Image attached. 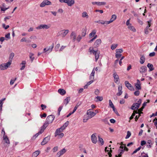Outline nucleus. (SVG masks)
Segmentation results:
<instances>
[{"instance_id": "f257e3e1", "label": "nucleus", "mask_w": 157, "mask_h": 157, "mask_svg": "<svg viewBox=\"0 0 157 157\" xmlns=\"http://www.w3.org/2000/svg\"><path fill=\"white\" fill-rule=\"evenodd\" d=\"M89 51L90 54H92L95 56V60L97 61L99 57L100 52L98 50H94L92 47L89 48Z\"/></svg>"}, {"instance_id": "f03ea898", "label": "nucleus", "mask_w": 157, "mask_h": 157, "mask_svg": "<svg viewBox=\"0 0 157 157\" xmlns=\"http://www.w3.org/2000/svg\"><path fill=\"white\" fill-rule=\"evenodd\" d=\"M63 131L60 130V129H56L55 133V136L57 137L58 139L62 138L64 136V134L62 132Z\"/></svg>"}, {"instance_id": "7ed1b4c3", "label": "nucleus", "mask_w": 157, "mask_h": 157, "mask_svg": "<svg viewBox=\"0 0 157 157\" xmlns=\"http://www.w3.org/2000/svg\"><path fill=\"white\" fill-rule=\"evenodd\" d=\"M141 103V100L140 99L136 103H134L132 105L131 109L133 110L138 109Z\"/></svg>"}, {"instance_id": "20e7f679", "label": "nucleus", "mask_w": 157, "mask_h": 157, "mask_svg": "<svg viewBox=\"0 0 157 157\" xmlns=\"http://www.w3.org/2000/svg\"><path fill=\"white\" fill-rule=\"evenodd\" d=\"M11 64V63L9 62L6 63H2L0 65V69L2 70L6 69Z\"/></svg>"}, {"instance_id": "39448f33", "label": "nucleus", "mask_w": 157, "mask_h": 157, "mask_svg": "<svg viewBox=\"0 0 157 157\" xmlns=\"http://www.w3.org/2000/svg\"><path fill=\"white\" fill-rule=\"evenodd\" d=\"M86 114L88 115V117L91 119L96 115V113L92 111L91 109H89L87 110Z\"/></svg>"}, {"instance_id": "423d86ee", "label": "nucleus", "mask_w": 157, "mask_h": 157, "mask_svg": "<svg viewBox=\"0 0 157 157\" xmlns=\"http://www.w3.org/2000/svg\"><path fill=\"white\" fill-rule=\"evenodd\" d=\"M50 25L41 24L36 27V29H48L50 28Z\"/></svg>"}, {"instance_id": "0eeeda50", "label": "nucleus", "mask_w": 157, "mask_h": 157, "mask_svg": "<svg viewBox=\"0 0 157 157\" xmlns=\"http://www.w3.org/2000/svg\"><path fill=\"white\" fill-rule=\"evenodd\" d=\"M52 4L51 2L47 0H44L40 4V6L41 7H44L46 5H50Z\"/></svg>"}, {"instance_id": "6e6552de", "label": "nucleus", "mask_w": 157, "mask_h": 157, "mask_svg": "<svg viewBox=\"0 0 157 157\" xmlns=\"http://www.w3.org/2000/svg\"><path fill=\"white\" fill-rule=\"evenodd\" d=\"M96 133H94L92 134L91 136V139L92 142L94 144H96L97 141V138L96 137Z\"/></svg>"}, {"instance_id": "1a4fd4ad", "label": "nucleus", "mask_w": 157, "mask_h": 157, "mask_svg": "<svg viewBox=\"0 0 157 157\" xmlns=\"http://www.w3.org/2000/svg\"><path fill=\"white\" fill-rule=\"evenodd\" d=\"M113 77L114 78V81L115 83H119V78L118 75L117 74L116 72H114L113 75Z\"/></svg>"}, {"instance_id": "9d476101", "label": "nucleus", "mask_w": 157, "mask_h": 157, "mask_svg": "<svg viewBox=\"0 0 157 157\" xmlns=\"http://www.w3.org/2000/svg\"><path fill=\"white\" fill-rule=\"evenodd\" d=\"M55 118V116L53 115H50L48 116L47 117L46 121L48 123H51L53 121Z\"/></svg>"}, {"instance_id": "9b49d317", "label": "nucleus", "mask_w": 157, "mask_h": 157, "mask_svg": "<svg viewBox=\"0 0 157 157\" xmlns=\"http://www.w3.org/2000/svg\"><path fill=\"white\" fill-rule=\"evenodd\" d=\"M125 84L126 86L130 90L133 91L134 90V88L131 85L130 83H129L128 81H125Z\"/></svg>"}, {"instance_id": "f8f14e48", "label": "nucleus", "mask_w": 157, "mask_h": 157, "mask_svg": "<svg viewBox=\"0 0 157 157\" xmlns=\"http://www.w3.org/2000/svg\"><path fill=\"white\" fill-rule=\"evenodd\" d=\"M68 29H64L61 31V35L63 37H64L69 33Z\"/></svg>"}, {"instance_id": "ddd939ff", "label": "nucleus", "mask_w": 157, "mask_h": 157, "mask_svg": "<svg viewBox=\"0 0 157 157\" xmlns=\"http://www.w3.org/2000/svg\"><path fill=\"white\" fill-rule=\"evenodd\" d=\"M54 47V45L53 44H52L50 46L49 48H46L44 49L43 52L44 53L49 51V52H51Z\"/></svg>"}, {"instance_id": "4468645a", "label": "nucleus", "mask_w": 157, "mask_h": 157, "mask_svg": "<svg viewBox=\"0 0 157 157\" xmlns=\"http://www.w3.org/2000/svg\"><path fill=\"white\" fill-rule=\"evenodd\" d=\"M66 152V150L65 148H63L57 153V155L58 157H60L61 156L64 154Z\"/></svg>"}, {"instance_id": "2eb2a0df", "label": "nucleus", "mask_w": 157, "mask_h": 157, "mask_svg": "<svg viewBox=\"0 0 157 157\" xmlns=\"http://www.w3.org/2000/svg\"><path fill=\"white\" fill-rule=\"evenodd\" d=\"M70 37L71 39L73 41L75 42L76 39V35L75 32L72 31L70 35Z\"/></svg>"}, {"instance_id": "dca6fc26", "label": "nucleus", "mask_w": 157, "mask_h": 157, "mask_svg": "<svg viewBox=\"0 0 157 157\" xmlns=\"http://www.w3.org/2000/svg\"><path fill=\"white\" fill-rule=\"evenodd\" d=\"M65 3L67 4L69 6H72L75 3L74 0H65Z\"/></svg>"}, {"instance_id": "f3484780", "label": "nucleus", "mask_w": 157, "mask_h": 157, "mask_svg": "<svg viewBox=\"0 0 157 157\" xmlns=\"http://www.w3.org/2000/svg\"><path fill=\"white\" fill-rule=\"evenodd\" d=\"M147 70V67L145 66H142L139 69V71L140 73H143L145 72Z\"/></svg>"}, {"instance_id": "a211bd4d", "label": "nucleus", "mask_w": 157, "mask_h": 157, "mask_svg": "<svg viewBox=\"0 0 157 157\" xmlns=\"http://www.w3.org/2000/svg\"><path fill=\"white\" fill-rule=\"evenodd\" d=\"M69 123V122L68 121H67L66 122L63 126L61 127V128H59L58 129H60V130L63 131L65 128L68 126Z\"/></svg>"}, {"instance_id": "6ab92c4d", "label": "nucleus", "mask_w": 157, "mask_h": 157, "mask_svg": "<svg viewBox=\"0 0 157 157\" xmlns=\"http://www.w3.org/2000/svg\"><path fill=\"white\" fill-rule=\"evenodd\" d=\"M49 140V138L48 137L45 138L43 141L41 142V145H44L47 144Z\"/></svg>"}, {"instance_id": "aec40b11", "label": "nucleus", "mask_w": 157, "mask_h": 157, "mask_svg": "<svg viewBox=\"0 0 157 157\" xmlns=\"http://www.w3.org/2000/svg\"><path fill=\"white\" fill-rule=\"evenodd\" d=\"M101 43V39H98L96 40L94 44V45L96 47L99 46Z\"/></svg>"}, {"instance_id": "412c9836", "label": "nucleus", "mask_w": 157, "mask_h": 157, "mask_svg": "<svg viewBox=\"0 0 157 157\" xmlns=\"http://www.w3.org/2000/svg\"><path fill=\"white\" fill-rule=\"evenodd\" d=\"M137 82L135 84V86L136 89L138 90H140L141 88L140 86V81L138 79H137Z\"/></svg>"}, {"instance_id": "4be33fe9", "label": "nucleus", "mask_w": 157, "mask_h": 157, "mask_svg": "<svg viewBox=\"0 0 157 157\" xmlns=\"http://www.w3.org/2000/svg\"><path fill=\"white\" fill-rule=\"evenodd\" d=\"M122 86H120L118 87V92L117 94V95L118 96H120L122 93Z\"/></svg>"}, {"instance_id": "5701e85b", "label": "nucleus", "mask_w": 157, "mask_h": 157, "mask_svg": "<svg viewBox=\"0 0 157 157\" xmlns=\"http://www.w3.org/2000/svg\"><path fill=\"white\" fill-rule=\"evenodd\" d=\"M95 72V68H94L90 75L89 78L90 80H94V78Z\"/></svg>"}, {"instance_id": "b1692460", "label": "nucleus", "mask_w": 157, "mask_h": 157, "mask_svg": "<svg viewBox=\"0 0 157 157\" xmlns=\"http://www.w3.org/2000/svg\"><path fill=\"white\" fill-rule=\"evenodd\" d=\"M96 30L95 29L93 30L92 32L89 34V37L90 38H91L94 37L96 34Z\"/></svg>"}, {"instance_id": "393cba45", "label": "nucleus", "mask_w": 157, "mask_h": 157, "mask_svg": "<svg viewBox=\"0 0 157 157\" xmlns=\"http://www.w3.org/2000/svg\"><path fill=\"white\" fill-rule=\"evenodd\" d=\"M3 138L6 144H10V141L7 136L3 135Z\"/></svg>"}, {"instance_id": "a878e982", "label": "nucleus", "mask_w": 157, "mask_h": 157, "mask_svg": "<svg viewBox=\"0 0 157 157\" xmlns=\"http://www.w3.org/2000/svg\"><path fill=\"white\" fill-rule=\"evenodd\" d=\"M14 54L13 52H12L10 54V55L9 60L8 62H10L11 64L12 61L13 59V58L14 56Z\"/></svg>"}, {"instance_id": "bb28decb", "label": "nucleus", "mask_w": 157, "mask_h": 157, "mask_svg": "<svg viewBox=\"0 0 157 157\" xmlns=\"http://www.w3.org/2000/svg\"><path fill=\"white\" fill-rule=\"evenodd\" d=\"M40 153V151L39 150H37L34 152L32 154L33 157H36Z\"/></svg>"}, {"instance_id": "cd10ccee", "label": "nucleus", "mask_w": 157, "mask_h": 157, "mask_svg": "<svg viewBox=\"0 0 157 157\" xmlns=\"http://www.w3.org/2000/svg\"><path fill=\"white\" fill-rule=\"evenodd\" d=\"M58 92L61 95H64L66 94V91L63 89H59L58 90Z\"/></svg>"}, {"instance_id": "c85d7f7f", "label": "nucleus", "mask_w": 157, "mask_h": 157, "mask_svg": "<svg viewBox=\"0 0 157 157\" xmlns=\"http://www.w3.org/2000/svg\"><path fill=\"white\" fill-rule=\"evenodd\" d=\"M70 100V97H67L65 98L63 101V103L65 104V105L69 103Z\"/></svg>"}, {"instance_id": "c756f323", "label": "nucleus", "mask_w": 157, "mask_h": 157, "mask_svg": "<svg viewBox=\"0 0 157 157\" xmlns=\"http://www.w3.org/2000/svg\"><path fill=\"white\" fill-rule=\"evenodd\" d=\"M103 99V98L102 96H97L95 98V101H101Z\"/></svg>"}, {"instance_id": "7c9ffc66", "label": "nucleus", "mask_w": 157, "mask_h": 157, "mask_svg": "<svg viewBox=\"0 0 157 157\" xmlns=\"http://www.w3.org/2000/svg\"><path fill=\"white\" fill-rule=\"evenodd\" d=\"M147 66L149 68L150 71H152L154 70L153 66L150 63H148Z\"/></svg>"}, {"instance_id": "2f4dec72", "label": "nucleus", "mask_w": 157, "mask_h": 157, "mask_svg": "<svg viewBox=\"0 0 157 157\" xmlns=\"http://www.w3.org/2000/svg\"><path fill=\"white\" fill-rule=\"evenodd\" d=\"M82 16L83 18H88L89 17V16L87 13L85 11L82 13Z\"/></svg>"}, {"instance_id": "473e14b6", "label": "nucleus", "mask_w": 157, "mask_h": 157, "mask_svg": "<svg viewBox=\"0 0 157 157\" xmlns=\"http://www.w3.org/2000/svg\"><path fill=\"white\" fill-rule=\"evenodd\" d=\"M86 28H83L82 29V36L83 37L85 36L86 32Z\"/></svg>"}, {"instance_id": "72a5a7b5", "label": "nucleus", "mask_w": 157, "mask_h": 157, "mask_svg": "<svg viewBox=\"0 0 157 157\" xmlns=\"http://www.w3.org/2000/svg\"><path fill=\"white\" fill-rule=\"evenodd\" d=\"M145 58L144 56H142L140 58V63L141 64H143L145 62Z\"/></svg>"}, {"instance_id": "f704fd0d", "label": "nucleus", "mask_w": 157, "mask_h": 157, "mask_svg": "<svg viewBox=\"0 0 157 157\" xmlns=\"http://www.w3.org/2000/svg\"><path fill=\"white\" fill-rule=\"evenodd\" d=\"M128 28L132 31L135 32L136 31L135 28L132 25V24L128 26Z\"/></svg>"}, {"instance_id": "c9c22d12", "label": "nucleus", "mask_w": 157, "mask_h": 157, "mask_svg": "<svg viewBox=\"0 0 157 157\" xmlns=\"http://www.w3.org/2000/svg\"><path fill=\"white\" fill-rule=\"evenodd\" d=\"M117 18V16L115 14L112 15L110 21L111 23L114 21Z\"/></svg>"}, {"instance_id": "e433bc0d", "label": "nucleus", "mask_w": 157, "mask_h": 157, "mask_svg": "<svg viewBox=\"0 0 157 157\" xmlns=\"http://www.w3.org/2000/svg\"><path fill=\"white\" fill-rule=\"evenodd\" d=\"M136 113H138V112L137 111H134L133 112V113H132V115L129 118V122H130V120L132 119L133 117L135 116Z\"/></svg>"}, {"instance_id": "4c0bfd02", "label": "nucleus", "mask_w": 157, "mask_h": 157, "mask_svg": "<svg viewBox=\"0 0 157 157\" xmlns=\"http://www.w3.org/2000/svg\"><path fill=\"white\" fill-rule=\"evenodd\" d=\"M98 141L101 143V145H102L104 144V141L102 138L100 137L99 136H98Z\"/></svg>"}, {"instance_id": "58836bf2", "label": "nucleus", "mask_w": 157, "mask_h": 157, "mask_svg": "<svg viewBox=\"0 0 157 157\" xmlns=\"http://www.w3.org/2000/svg\"><path fill=\"white\" fill-rule=\"evenodd\" d=\"M49 124L50 123H48V122H47V121H46L44 124L42 126V128H44V129H45L46 127L48 126Z\"/></svg>"}, {"instance_id": "ea45409f", "label": "nucleus", "mask_w": 157, "mask_h": 157, "mask_svg": "<svg viewBox=\"0 0 157 157\" xmlns=\"http://www.w3.org/2000/svg\"><path fill=\"white\" fill-rule=\"evenodd\" d=\"M90 119V118L88 117H86L85 116H84V118L83 120V122L84 123H86V122L89 119Z\"/></svg>"}, {"instance_id": "a19ab883", "label": "nucleus", "mask_w": 157, "mask_h": 157, "mask_svg": "<svg viewBox=\"0 0 157 157\" xmlns=\"http://www.w3.org/2000/svg\"><path fill=\"white\" fill-rule=\"evenodd\" d=\"M34 56V54L32 53H30L29 54V58L30 59H31V61L33 62V60H34V57H33V56Z\"/></svg>"}, {"instance_id": "79ce46f5", "label": "nucleus", "mask_w": 157, "mask_h": 157, "mask_svg": "<svg viewBox=\"0 0 157 157\" xmlns=\"http://www.w3.org/2000/svg\"><path fill=\"white\" fill-rule=\"evenodd\" d=\"M116 53L120 54L122 53L123 52V50L121 48L117 49L116 50Z\"/></svg>"}, {"instance_id": "37998d69", "label": "nucleus", "mask_w": 157, "mask_h": 157, "mask_svg": "<svg viewBox=\"0 0 157 157\" xmlns=\"http://www.w3.org/2000/svg\"><path fill=\"white\" fill-rule=\"evenodd\" d=\"M118 44H113L111 46V49L112 50L115 49L117 47Z\"/></svg>"}, {"instance_id": "c03bdc74", "label": "nucleus", "mask_w": 157, "mask_h": 157, "mask_svg": "<svg viewBox=\"0 0 157 157\" xmlns=\"http://www.w3.org/2000/svg\"><path fill=\"white\" fill-rule=\"evenodd\" d=\"M105 2H98L97 5L99 6L105 5L106 4Z\"/></svg>"}, {"instance_id": "a18cd8bd", "label": "nucleus", "mask_w": 157, "mask_h": 157, "mask_svg": "<svg viewBox=\"0 0 157 157\" xmlns=\"http://www.w3.org/2000/svg\"><path fill=\"white\" fill-rule=\"evenodd\" d=\"M109 105L110 107L114 108V106L111 100H109Z\"/></svg>"}, {"instance_id": "49530a36", "label": "nucleus", "mask_w": 157, "mask_h": 157, "mask_svg": "<svg viewBox=\"0 0 157 157\" xmlns=\"http://www.w3.org/2000/svg\"><path fill=\"white\" fill-rule=\"evenodd\" d=\"M131 135V133L130 132L128 131L127 132V135L125 137V139H127Z\"/></svg>"}, {"instance_id": "de8ad7c7", "label": "nucleus", "mask_w": 157, "mask_h": 157, "mask_svg": "<svg viewBox=\"0 0 157 157\" xmlns=\"http://www.w3.org/2000/svg\"><path fill=\"white\" fill-rule=\"evenodd\" d=\"M96 22L98 23L99 24H100L102 25H104L105 24V22H104V21L103 20H99L96 21Z\"/></svg>"}, {"instance_id": "09e8293b", "label": "nucleus", "mask_w": 157, "mask_h": 157, "mask_svg": "<svg viewBox=\"0 0 157 157\" xmlns=\"http://www.w3.org/2000/svg\"><path fill=\"white\" fill-rule=\"evenodd\" d=\"M60 45L59 44H57L56 45V46L55 48V49L56 51H57L58 50L60 47Z\"/></svg>"}, {"instance_id": "8fccbe9b", "label": "nucleus", "mask_w": 157, "mask_h": 157, "mask_svg": "<svg viewBox=\"0 0 157 157\" xmlns=\"http://www.w3.org/2000/svg\"><path fill=\"white\" fill-rule=\"evenodd\" d=\"M144 109V108H143V107L142 106L141 108L138 110V111H137L139 115H140L141 113H143L141 112V111L143 110Z\"/></svg>"}, {"instance_id": "3c124183", "label": "nucleus", "mask_w": 157, "mask_h": 157, "mask_svg": "<svg viewBox=\"0 0 157 157\" xmlns=\"http://www.w3.org/2000/svg\"><path fill=\"white\" fill-rule=\"evenodd\" d=\"M17 79V78H15L14 79H12L11 80L10 82V84L11 85H12L14 83L15 81Z\"/></svg>"}, {"instance_id": "603ef678", "label": "nucleus", "mask_w": 157, "mask_h": 157, "mask_svg": "<svg viewBox=\"0 0 157 157\" xmlns=\"http://www.w3.org/2000/svg\"><path fill=\"white\" fill-rule=\"evenodd\" d=\"M100 93V91L99 90L96 89L94 91V94L96 95H98Z\"/></svg>"}, {"instance_id": "864d4df0", "label": "nucleus", "mask_w": 157, "mask_h": 157, "mask_svg": "<svg viewBox=\"0 0 157 157\" xmlns=\"http://www.w3.org/2000/svg\"><path fill=\"white\" fill-rule=\"evenodd\" d=\"M82 38V37L81 36H80V35H79L77 36L76 40L78 42H80Z\"/></svg>"}, {"instance_id": "5fc2aeb1", "label": "nucleus", "mask_w": 157, "mask_h": 157, "mask_svg": "<svg viewBox=\"0 0 157 157\" xmlns=\"http://www.w3.org/2000/svg\"><path fill=\"white\" fill-rule=\"evenodd\" d=\"M45 129H44V128H42V127H41L40 131L38 132L39 133V134H41L44 132Z\"/></svg>"}, {"instance_id": "6e6d98bb", "label": "nucleus", "mask_w": 157, "mask_h": 157, "mask_svg": "<svg viewBox=\"0 0 157 157\" xmlns=\"http://www.w3.org/2000/svg\"><path fill=\"white\" fill-rule=\"evenodd\" d=\"M62 108H63L62 106H60L58 108V115H60V113L61 111V110L62 109Z\"/></svg>"}, {"instance_id": "4d7b16f0", "label": "nucleus", "mask_w": 157, "mask_h": 157, "mask_svg": "<svg viewBox=\"0 0 157 157\" xmlns=\"http://www.w3.org/2000/svg\"><path fill=\"white\" fill-rule=\"evenodd\" d=\"M141 155L142 157H148V155L147 154L145 153L144 152L142 153Z\"/></svg>"}, {"instance_id": "13d9d810", "label": "nucleus", "mask_w": 157, "mask_h": 157, "mask_svg": "<svg viewBox=\"0 0 157 157\" xmlns=\"http://www.w3.org/2000/svg\"><path fill=\"white\" fill-rule=\"evenodd\" d=\"M58 146H56V147H54L53 148V150H52L54 152H56V151H57L58 150Z\"/></svg>"}, {"instance_id": "bf43d9fd", "label": "nucleus", "mask_w": 157, "mask_h": 157, "mask_svg": "<svg viewBox=\"0 0 157 157\" xmlns=\"http://www.w3.org/2000/svg\"><path fill=\"white\" fill-rule=\"evenodd\" d=\"M116 57L117 58H120L121 56V54H118L117 53H116Z\"/></svg>"}, {"instance_id": "052dcab7", "label": "nucleus", "mask_w": 157, "mask_h": 157, "mask_svg": "<svg viewBox=\"0 0 157 157\" xmlns=\"http://www.w3.org/2000/svg\"><path fill=\"white\" fill-rule=\"evenodd\" d=\"M40 134L38 132L36 133L35 135H34L32 137V139H35L36 137H37Z\"/></svg>"}, {"instance_id": "680f3d73", "label": "nucleus", "mask_w": 157, "mask_h": 157, "mask_svg": "<svg viewBox=\"0 0 157 157\" xmlns=\"http://www.w3.org/2000/svg\"><path fill=\"white\" fill-rule=\"evenodd\" d=\"M151 141V140H148L147 141V143L149 145V147H151V144H152Z\"/></svg>"}, {"instance_id": "e2e57ef3", "label": "nucleus", "mask_w": 157, "mask_h": 157, "mask_svg": "<svg viewBox=\"0 0 157 157\" xmlns=\"http://www.w3.org/2000/svg\"><path fill=\"white\" fill-rule=\"evenodd\" d=\"M149 101H150L149 100H148L147 102H144V103L143 104V106H142L143 108H144V107L146 105L147 103H149Z\"/></svg>"}, {"instance_id": "0e129e2a", "label": "nucleus", "mask_w": 157, "mask_h": 157, "mask_svg": "<svg viewBox=\"0 0 157 157\" xmlns=\"http://www.w3.org/2000/svg\"><path fill=\"white\" fill-rule=\"evenodd\" d=\"M134 94L136 96H138L140 94V92L139 91H137L134 92Z\"/></svg>"}, {"instance_id": "69168bd1", "label": "nucleus", "mask_w": 157, "mask_h": 157, "mask_svg": "<svg viewBox=\"0 0 157 157\" xmlns=\"http://www.w3.org/2000/svg\"><path fill=\"white\" fill-rule=\"evenodd\" d=\"M155 53L154 52H151L149 54V56L150 57H152L155 56Z\"/></svg>"}, {"instance_id": "338daca9", "label": "nucleus", "mask_w": 157, "mask_h": 157, "mask_svg": "<svg viewBox=\"0 0 157 157\" xmlns=\"http://www.w3.org/2000/svg\"><path fill=\"white\" fill-rule=\"evenodd\" d=\"M41 107H42V109L43 110L46 108L47 107L46 105L43 104H41Z\"/></svg>"}, {"instance_id": "774afa93", "label": "nucleus", "mask_w": 157, "mask_h": 157, "mask_svg": "<svg viewBox=\"0 0 157 157\" xmlns=\"http://www.w3.org/2000/svg\"><path fill=\"white\" fill-rule=\"evenodd\" d=\"M126 25L128 26L129 25H131V24L130 23V20L128 19L127 20L126 22Z\"/></svg>"}]
</instances>
